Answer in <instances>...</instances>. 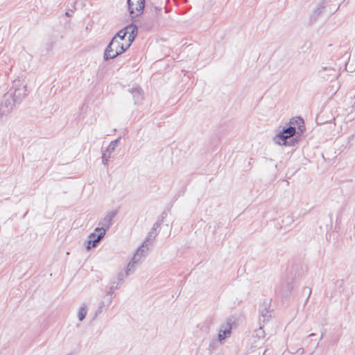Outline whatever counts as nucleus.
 Returning <instances> with one entry per match:
<instances>
[{"mask_svg": "<svg viewBox=\"0 0 355 355\" xmlns=\"http://www.w3.org/2000/svg\"><path fill=\"white\" fill-rule=\"evenodd\" d=\"M87 313V306L85 304H83V306H80L78 313V317L80 321H83L85 318Z\"/></svg>", "mask_w": 355, "mask_h": 355, "instance_id": "2eb2a0df", "label": "nucleus"}, {"mask_svg": "<svg viewBox=\"0 0 355 355\" xmlns=\"http://www.w3.org/2000/svg\"><path fill=\"white\" fill-rule=\"evenodd\" d=\"M270 302L264 301L263 304L260 307V314L263 318V322L268 321L270 318V315L269 313L268 308L270 306Z\"/></svg>", "mask_w": 355, "mask_h": 355, "instance_id": "f8f14e48", "label": "nucleus"}, {"mask_svg": "<svg viewBox=\"0 0 355 355\" xmlns=\"http://www.w3.org/2000/svg\"><path fill=\"white\" fill-rule=\"evenodd\" d=\"M158 232H157V230H153V227L151 229V230L148 234V236L146 239V240L143 242L142 245L139 247V250H145L148 251V245L152 244L153 240L155 239L156 236L157 235Z\"/></svg>", "mask_w": 355, "mask_h": 355, "instance_id": "9b49d317", "label": "nucleus"}, {"mask_svg": "<svg viewBox=\"0 0 355 355\" xmlns=\"http://www.w3.org/2000/svg\"><path fill=\"white\" fill-rule=\"evenodd\" d=\"M270 354V350L269 349H266L263 354V355H269Z\"/></svg>", "mask_w": 355, "mask_h": 355, "instance_id": "cd10ccee", "label": "nucleus"}, {"mask_svg": "<svg viewBox=\"0 0 355 355\" xmlns=\"http://www.w3.org/2000/svg\"><path fill=\"white\" fill-rule=\"evenodd\" d=\"M98 234H96L95 232H92L89 235V239L88 240H93L95 239L97 237Z\"/></svg>", "mask_w": 355, "mask_h": 355, "instance_id": "5701e85b", "label": "nucleus"}, {"mask_svg": "<svg viewBox=\"0 0 355 355\" xmlns=\"http://www.w3.org/2000/svg\"><path fill=\"white\" fill-rule=\"evenodd\" d=\"M129 46L130 44H128V45L125 46L119 39H116V37H112L105 49L103 54L104 60L107 61L116 58L118 55L124 53Z\"/></svg>", "mask_w": 355, "mask_h": 355, "instance_id": "7ed1b4c3", "label": "nucleus"}, {"mask_svg": "<svg viewBox=\"0 0 355 355\" xmlns=\"http://www.w3.org/2000/svg\"><path fill=\"white\" fill-rule=\"evenodd\" d=\"M104 306V302H101V304L99 305V307H98V311H101V309L103 308V306Z\"/></svg>", "mask_w": 355, "mask_h": 355, "instance_id": "bb28decb", "label": "nucleus"}, {"mask_svg": "<svg viewBox=\"0 0 355 355\" xmlns=\"http://www.w3.org/2000/svg\"><path fill=\"white\" fill-rule=\"evenodd\" d=\"M319 76L326 80H332L338 76V73L333 67H323L319 71Z\"/></svg>", "mask_w": 355, "mask_h": 355, "instance_id": "1a4fd4ad", "label": "nucleus"}, {"mask_svg": "<svg viewBox=\"0 0 355 355\" xmlns=\"http://www.w3.org/2000/svg\"><path fill=\"white\" fill-rule=\"evenodd\" d=\"M115 284H116V282H112L111 286L109 288V290L107 292V295H110V297L108 300V304H110L112 302V293H113L114 289L118 288L119 284H116V285H114Z\"/></svg>", "mask_w": 355, "mask_h": 355, "instance_id": "a211bd4d", "label": "nucleus"}, {"mask_svg": "<svg viewBox=\"0 0 355 355\" xmlns=\"http://www.w3.org/2000/svg\"><path fill=\"white\" fill-rule=\"evenodd\" d=\"M128 29V27H125L124 29H122L119 31L113 37H116V39H119V41H122L125 39L127 33H128L127 30Z\"/></svg>", "mask_w": 355, "mask_h": 355, "instance_id": "f3484780", "label": "nucleus"}, {"mask_svg": "<svg viewBox=\"0 0 355 355\" xmlns=\"http://www.w3.org/2000/svg\"><path fill=\"white\" fill-rule=\"evenodd\" d=\"M127 3L130 14L132 15L136 11V15L139 16L143 13L145 8V0H128Z\"/></svg>", "mask_w": 355, "mask_h": 355, "instance_id": "0eeeda50", "label": "nucleus"}, {"mask_svg": "<svg viewBox=\"0 0 355 355\" xmlns=\"http://www.w3.org/2000/svg\"><path fill=\"white\" fill-rule=\"evenodd\" d=\"M119 138L115 139L114 141H112L110 145L108 146L107 148V151L110 153H111L112 152H113L116 146V144L119 141Z\"/></svg>", "mask_w": 355, "mask_h": 355, "instance_id": "6ab92c4d", "label": "nucleus"}, {"mask_svg": "<svg viewBox=\"0 0 355 355\" xmlns=\"http://www.w3.org/2000/svg\"><path fill=\"white\" fill-rule=\"evenodd\" d=\"M324 336V332H322L321 336H320V340H322Z\"/></svg>", "mask_w": 355, "mask_h": 355, "instance_id": "c85d7f7f", "label": "nucleus"}, {"mask_svg": "<svg viewBox=\"0 0 355 355\" xmlns=\"http://www.w3.org/2000/svg\"><path fill=\"white\" fill-rule=\"evenodd\" d=\"M315 336V334L312 333V334L309 335V337H313V336Z\"/></svg>", "mask_w": 355, "mask_h": 355, "instance_id": "c756f323", "label": "nucleus"}, {"mask_svg": "<svg viewBox=\"0 0 355 355\" xmlns=\"http://www.w3.org/2000/svg\"><path fill=\"white\" fill-rule=\"evenodd\" d=\"M128 29H130L131 31L130 32L129 36H128V42L130 45L131 43L134 41L135 38L137 36V27L136 25H131L128 27Z\"/></svg>", "mask_w": 355, "mask_h": 355, "instance_id": "4468645a", "label": "nucleus"}, {"mask_svg": "<svg viewBox=\"0 0 355 355\" xmlns=\"http://www.w3.org/2000/svg\"><path fill=\"white\" fill-rule=\"evenodd\" d=\"M287 288H288V291L289 293H291L292 290H293V286L290 283H288L287 284Z\"/></svg>", "mask_w": 355, "mask_h": 355, "instance_id": "393cba45", "label": "nucleus"}, {"mask_svg": "<svg viewBox=\"0 0 355 355\" xmlns=\"http://www.w3.org/2000/svg\"><path fill=\"white\" fill-rule=\"evenodd\" d=\"M117 279L119 281L121 282L123 280V274L122 272H119L117 275Z\"/></svg>", "mask_w": 355, "mask_h": 355, "instance_id": "b1692460", "label": "nucleus"}, {"mask_svg": "<svg viewBox=\"0 0 355 355\" xmlns=\"http://www.w3.org/2000/svg\"><path fill=\"white\" fill-rule=\"evenodd\" d=\"M167 214L165 211H163L160 216V217L158 218L157 221L154 223L153 225V230H157L160 227L161 225L164 222V219L166 217Z\"/></svg>", "mask_w": 355, "mask_h": 355, "instance_id": "dca6fc26", "label": "nucleus"}, {"mask_svg": "<svg viewBox=\"0 0 355 355\" xmlns=\"http://www.w3.org/2000/svg\"><path fill=\"white\" fill-rule=\"evenodd\" d=\"M305 130L304 121L300 116L293 117L288 124L274 137V141L279 145L295 146L299 138Z\"/></svg>", "mask_w": 355, "mask_h": 355, "instance_id": "f257e3e1", "label": "nucleus"}, {"mask_svg": "<svg viewBox=\"0 0 355 355\" xmlns=\"http://www.w3.org/2000/svg\"><path fill=\"white\" fill-rule=\"evenodd\" d=\"M128 91L132 94L135 105L139 104L142 101L144 94L142 89L139 86H135Z\"/></svg>", "mask_w": 355, "mask_h": 355, "instance_id": "9d476101", "label": "nucleus"}, {"mask_svg": "<svg viewBox=\"0 0 355 355\" xmlns=\"http://www.w3.org/2000/svg\"><path fill=\"white\" fill-rule=\"evenodd\" d=\"M65 15L67 16V17H70L71 15L69 13V12H66Z\"/></svg>", "mask_w": 355, "mask_h": 355, "instance_id": "7c9ffc66", "label": "nucleus"}, {"mask_svg": "<svg viewBox=\"0 0 355 355\" xmlns=\"http://www.w3.org/2000/svg\"><path fill=\"white\" fill-rule=\"evenodd\" d=\"M110 153H108L107 150L104 151L102 155V162L104 165H106L107 164V162L110 158Z\"/></svg>", "mask_w": 355, "mask_h": 355, "instance_id": "aec40b11", "label": "nucleus"}, {"mask_svg": "<svg viewBox=\"0 0 355 355\" xmlns=\"http://www.w3.org/2000/svg\"><path fill=\"white\" fill-rule=\"evenodd\" d=\"M322 8H318L315 10V12L318 16L322 12Z\"/></svg>", "mask_w": 355, "mask_h": 355, "instance_id": "a878e982", "label": "nucleus"}, {"mask_svg": "<svg viewBox=\"0 0 355 355\" xmlns=\"http://www.w3.org/2000/svg\"><path fill=\"white\" fill-rule=\"evenodd\" d=\"M146 13H150L153 19H144L141 24V27L145 31H150L157 24H159L158 19L162 15V8L160 7L147 6Z\"/></svg>", "mask_w": 355, "mask_h": 355, "instance_id": "20e7f679", "label": "nucleus"}, {"mask_svg": "<svg viewBox=\"0 0 355 355\" xmlns=\"http://www.w3.org/2000/svg\"><path fill=\"white\" fill-rule=\"evenodd\" d=\"M117 214L116 211H112L108 212L105 216L102 218L99 222V225L101 227H97L95 229V232H102L105 231V233L106 232V230H108L112 225V220L113 218L116 216Z\"/></svg>", "mask_w": 355, "mask_h": 355, "instance_id": "423d86ee", "label": "nucleus"}, {"mask_svg": "<svg viewBox=\"0 0 355 355\" xmlns=\"http://www.w3.org/2000/svg\"><path fill=\"white\" fill-rule=\"evenodd\" d=\"M28 94L26 83L24 80H15L12 87L3 97L0 107V119L10 113L15 104L20 103Z\"/></svg>", "mask_w": 355, "mask_h": 355, "instance_id": "f03ea898", "label": "nucleus"}, {"mask_svg": "<svg viewBox=\"0 0 355 355\" xmlns=\"http://www.w3.org/2000/svg\"><path fill=\"white\" fill-rule=\"evenodd\" d=\"M234 324V320L232 318H228L225 322L221 324L219 330L218 338V340L222 343L225 338L230 337L232 334V325Z\"/></svg>", "mask_w": 355, "mask_h": 355, "instance_id": "39448f33", "label": "nucleus"}, {"mask_svg": "<svg viewBox=\"0 0 355 355\" xmlns=\"http://www.w3.org/2000/svg\"><path fill=\"white\" fill-rule=\"evenodd\" d=\"M146 252V251L145 250H139V248L137 249L132 260L127 266V270L125 271L126 276L129 275L130 272H133L135 270V264H137L141 261V257L144 256V252Z\"/></svg>", "mask_w": 355, "mask_h": 355, "instance_id": "6e6552de", "label": "nucleus"}, {"mask_svg": "<svg viewBox=\"0 0 355 355\" xmlns=\"http://www.w3.org/2000/svg\"><path fill=\"white\" fill-rule=\"evenodd\" d=\"M303 294H306V303L308 302L311 295V289L309 287H304L302 291Z\"/></svg>", "mask_w": 355, "mask_h": 355, "instance_id": "412c9836", "label": "nucleus"}, {"mask_svg": "<svg viewBox=\"0 0 355 355\" xmlns=\"http://www.w3.org/2000/svg\"><path fill=\"white\" fill-rule=\"evenodd\" d=\"M287 219L288 220H291V221H293L292 218H291L289 216H287Z\"/></svg>", "mask_w": 355, "mask_h": 355, "instance_id": "2f4dec72", "label": "nucleus"}, {"mask_svg": "<svg viewBox=\"0 0 355 355\" xmlns=\"http://www.w3.org/2000/svg\"><path fill=\"white\" fill-rule=\"evenodd\" d=\"M105 236V231L102 232H98L97 237L93 240H88L87 241L86 248L87 250H90L92 248H94L97 245L98 241L103 239Z\"/></svg>", "mask_w": 355, "mask_h": 355, "instance_id": "ddd939ff", "label": "nucleus"}, {"mask_svg": "<svg viewBox=\"0 0 355 355\" xmlns=\"http://www.w3.org/2000/svg\"><path fill=\"white\" fill-rule=\"evenodd\" d=\"M255 336L258 338H263L264 337V331L261 327L255 331Z\"/></svg>", "mask_w": 355, "mask_h": 355, "instance_id": "4be33fe9", "label": "nucleus"}]
</instances>
